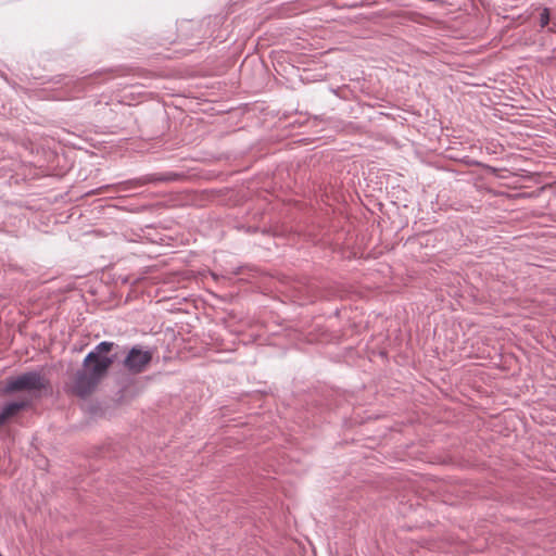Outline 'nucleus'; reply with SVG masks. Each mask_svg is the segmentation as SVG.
Instances as JSON below:
<instances>
[{"mask_svg":"<svg viewBox=\"0 0 556 556\" xmlns=\"http://www.w3.org/2000/svg\"><path fill=\"white\" fill-rule=\"evenodd\" d=\"M114 345L113 342L102 341L86 355L83 367L74 374L68 384L71 393L86 397L97 389L114 363V356L108 355Z\"/></svg>","mask_w":556,"mask_h":556,"instance_id":"1","label":"nucleus"},{"mask_svg":"<svg viewBox=\"0 0 556 556\" xmlns=\"http://www.w3.org/2000/svg\"><path fill=\"white\" fill-rule=\"evenodd\" d=\"M547 31H548V33H554V34H556V23H555V22H552V23L547 26Z\"/></svg>","mask_w":556,"mask_h":556,"instance_id":"7","label":"nucleus"},{"mask_svg":"<svg viewBox=\"0 0 556 556\" xmlns=\"http://www.w3.org/2000/svg\"><path fill=\"white\" fill-rule=\"evenodd\" d=\"M179 178L178 174L166 173V174H149L138 178L122 181L116 185V190L119 192H127L132 189H137L147 185H154L165 181H175Z\"/></svg>","mask_w":556,"mask_h":556,"instance_id":"4","label":"nucleus"},{"mask_svg":"<svg viewBox=\"0 0 556 556\" xmlns=\"http://www.w3.org/2000/svg\"><path fill=\"white\" fill-rule=\"evenodd\" d=\"M2 393L5 395L25 393L27 400H39L52 393V384L47 375L40 370H28L4 381Z\"/></svg>","mask_w":556,"mask_h":556,"instance_id":"2","label":"nucleus"},{"mask_svg":"<svg viewBox=\"0 0 556 556\" xmlns=\"http://www.w3.org/2000/svg\"><path fill=\"white\" fill-rule=\"evenodd\" d=\"M29 404L30 401L27 399L9 401L2 405L0 417H13L15 414L24 410Z\"/></svg>","mask_w":556,"mask_h":556,"instance_id":"5","label":"nucleus"},{"mask_svg":"<svg viewBox=\"0 0 556 556\" xmlns=\"http://www.w3.org/2000/svg\"><path fill=\"white\" fill-rule=\"evenodd\" d=\"M8 420H9V419H2V418H0V427L4 426V425H5V422H7Z\"/></svg>","mask_w":556,"mask_h":556,"instance_id":"8","label":"nucleus"},{"mask_svg":"<svg viewBox=\"0 0 556 556\" xmlns=\"http://www.w3.org/2000/svg\"><path fill=\"white\" fill-rule=\"evenodd\" d=\"M0 556H2V555L0 554Z\"/></svg>","mask_w":556,"mask_h":556,"instance_id":"9","label":"nucleus"},{"mask_svg":"<svg viewBox=\"0 0 556 556\" xmlns=\"http://www.w3.org/2000/svg\"><path fill=\"white\" fill-rule=\"evenodd\" d=\"M551 23H552L551 10L548 8L541 9V12L539 15L540 27L543 29V28L547 27Z\"/></svg>","mask_w":556,"mask_h":556,"instance_id":"6","label":"nucleus"},{"mask_svg":"<svg viewBox=\"0 0 556 556\" xmlns=\"http://www.w3.org/2000/svg\"><path fill=\"white\" fill-rule=\"evenodd\" d=\"M152 358L153 352L151 350L135 345L126 354L123 366L131 374H140L147 369Z\"/></svg>","mask_w":556,"mask_h":556,"instance_id":"3","label":"nucleus"}]
</instances>
